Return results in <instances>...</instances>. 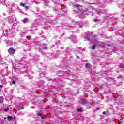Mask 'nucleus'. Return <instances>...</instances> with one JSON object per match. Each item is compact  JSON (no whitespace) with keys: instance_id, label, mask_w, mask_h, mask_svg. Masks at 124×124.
Returning a JSON list of instances; mask_svg holds the SVG:
<instances>
[{"instance_id":"9d476101","label":"nucleus","mask_w":124,"mask_h":124,"mask_svg":"<svg viewBox=\"0 0 124 124\" xmlns=\"http://www.w3.org/2000/svg\"><path fill=\"white\" fill-rule=\"evenodd\" d=\"M95 45H93L92 46V50H95Z\"/></svg>"},{"instance_id":"b1692460","label":"nucleus","mask_w":124,"mask_h":124,"mask_svg":"<svg viewBox=\"0 0 124 124\" xmlns=\"http://www.w3.org/2000/svg\"><path fill=\"white\" fill-rule=\"evenodd\" d=\"M6 119V118L5 117V118H4V120H5Z\"/></svg>"},{"instance_id":"f257e3e1","label":"nucleus","mask_w":124,"mask_h":124,"mask_svg":"<svg viewBox=\"0 0 124 124\" xmlns=\"http://www.w3.org/2000/svg\"><path fill=\"white\" fill-rule=\"evenodd\" d=\"M8 52L9 53V54H15V52H16V50L12 48H10L9 50H8Z\"/></svg>"},{"instance_id":"6e6552de","label":"nucleus","mask_w":124,"mask_h":124,"mask_svg":"<svg viewBox=\"0 0 124 124\" xmlns=\"http://www.w3.org/2000/svg\"><path fill=\"white\" fill-rule=\"evenodd\" d=\"M77 110L78 111V112H83V109H82V108H78Z\"/></svg>"},{"instance_id":"a211bd4d","label":"nucleus","mask_w":124,"mask_h":124,"mask_svg":"<svg viewBox=\"0 0 124 124\" xmlns=\"http://www.w3.org/2000/svg\"><path fill=\"white\" fill-rule=\"evenodd\" d=\"M0 124H5V123H4V122H3L2 123Z\"/></svg>"},{"instance_id":"39448f33","label":"nucleus","mask_w":124,"mask_h":124,"mask_svg":"<svg viewBox=\"0 0 124 124\" xmlns=\"http://www.w3.org/2000/svg\"><path fill=\"white\" fill-rule=\"evenodd\" d=\"M22 22L24 24H27V23L29 22V19L25 18L24 20H22Z\"/></svg>"},{"instance_id":"4468645a","label":"nucleus","mask_w":124,"mask_h":124,"mask_svg":"<svg viewBox=\"0 0 124 124\" xmlns=\"http://www.w3.org/2000/svg\"><path fill=\"white\" fill-rule=\"evenodd\" d=\"M120 68H124V65H121L120 66Z\"/></svg>"},{"instance_id":"a878e982","label":"nucleus","mask_w":124,"mask_h":124,"mask_svg":"<svg viewBox=\"0 0 124 124\" xmlns=\"http://www.w3.org/2000/svg\"><path fill=\"white\" fill-rule=\"evenodd\" d=\"M0 87H1V85H0Z\"/></svg>"},{"instance_id":"4be33fe9","label":"nucleus","mask_w":124,"mask_h":124,"mask_svg":"<svg viewBox=\"0 0 124 124\" xmlns=\"http://www.w3.org/2000/svg\"><path fill=\"white\" fill-rule=\"evenodd\" d=\"M1 65H3V63H1Z\"/></svg>"},{"instance_id":"f8f14e48","label":"nucleus","mask_w":124,"mask_h":124,"mask_svg":"<svg viewBox=\"0 0 124 124\" xmlns=\"http://www.w3.org/2000/svg\"><path fill=\"white\" fill-rule=\"evenodd\" d=\"M12 83L13 84V85H15V84H16V81L13 80Z\"/></svg>"},{"instance_id":"20e7f679","label":"nucleus","mask_w":124,"mask_h":124,"mask_svg":"<svg viewBox=\"0 0 124 124\" xmlns=\"http://www.w3.org/2000/svg\"><path fill=\"white\" fill-rule=\"evenodd\" d=\"M7 119L8 120V121H9L10 122L12 121V120H13V117L10 116H8L7 117Z\"/></svg>"},{"instance_id":"dca6fc26","label":"nucleus","mask_w":124,"mask_h":124,"mask_svg":"<svg viewBox=\"0 0 124 124\" xmlns=\"http://www.w3.org/2000/svg\"><path fill=\"white\" fill-rule=\"evenodd\" d=\"M103 115H105V114H106V112L105 111H103Z\"/></svg>"},{"instance_id":"0eeeda50","label":"nucleus","mask_w":124,"mask_h":124,"mask_svg":"<svg viewBox=\"0 0 124 124\" xmlns=\"http://www.w3.org/2000/svg\"><path fill=\"white\" fill-rule=\"evenodd\" d=\"M2 102H3V97H0V104L2 103Z\"/></svg>"},{"instance_id":"9b49d317","label":"nucleus","mask_w":124,"mask_h":124,"mask_svg":"<svg viewBox=\"0 0 124 124\" xmlns=\"http://www.w3.org/2000/svg\"><path fill=\"white\" fill-rule=\"evenodd\" d=\"M76 6L77 7H79V6H80L81 7H83V5H79V4H77Z\"/></svg>"},{"instance_id":"2eb2a0df","label":"nucleus","mask_w":124,"mask_h":124,"mask_svg":"<svg viewBox=\"0 0 124 124\" xmlns=\"http://www.w3.org/2000/svg\"><path fill=\"white\" fill-rule=\"evenodd\" d=\"M42 114L41 113H37V115L38 116H42Z\"/></svg>"},{"instance_id":"412c9836","label":"nucleus","mask_w":124,"mask_h":124,"mask_svg":"<svg viewBox=\"0 0 124 124\" xmlns=\"http://www.w3.org/2000/svg\"><path fill=\"white\" fill-rule=\"evenodd\" d=\"M24 108H21L20 109H23Z\"/></svg>"},{"instance_id":"ddd939ff","label":"nucleus","mask_w":124,"mask_h":124,"mask_svg":"<svg viewBox=\"0 0 124 124\" xmlns=\"http://www.w3.org/2000/svg\"><path fill=\"white\" fill-rule=\"evenodd\" d=\"M80 12H82V13H84L85 12V10L81 9L80 10Z\"/></svg>"},{"instance_id":"423d86ee","label":"nucleus","mask_w":124,"mask_h":124,"mask_svg":"<svg viewBox=\"0 0 124 124\" xmlns=\"http://www.w3.org/2000/svg\"><path fill=\"white\" fill-rule=\"evenodd\" d=\"M91 64H90V63H86L85 64V67L87 68H89V67H91Z\"/></svg>"},{"instance_id":"393cba45","label":"nucleus","mask_w":124,"mask_h":124,"mask_svg":"<svg viewBox=\"0 0 124 124\" xmlns=\"http://www.w3.org/2000/svg\"><path fill=\"white\" fill-rule=\"evenodd\" d=\"M19 110H20V109H18V111H19Z\"/></svg>"},{"instance_id":"f3484780","label":"nucleus","mask_w":124,"mask_h":124,"mask_svg":"<svg viewBox=\"0 0 124 124\" xmlns=\"http://www.w3.org/2000/svg\"><path fill=\"white\" fill-rule=\"evenodd\" d=\"M100 108H97V110H100Z\"/></svg>"},{"instance_id":"1a4fd4ad","label":"nucleus","mask_w":124,"mask_h":124,"mask_svg":"<svg viewBox=\"0 0 124 124\" xmlns=\"http://www.w3.org/2000/svg\"><path fill=\"white\" fill-rule=\"evenodd\" d=\"M8 110H9V108H5L4 111H5V112H7L8 111Z\"/></svg>"},{"instance_id":"6ab92c4d","label":"nucleus","mask_w":124,"mask_h":124,"mask_svg":"<svg viewBox=\"0 0 124 124\" xmlns=\"http://www.w3.org/2000/svg\"><path fill=\"white\" fill-rule=\"evenodd\" d=\"M13 119H16V116L14 117V118H13Z\"/></svg>"},{"instance_id":"7ed1b4c3","label":"nucleus","mask_w":124,"mask_h":124,"mask_svg":"<svg viewBox=\"0 0 124 124\" xmlns=\"http://www.w3.org/2000/svg\"><path fill=\"white\" fill-rule=\"evenodd\" d=\"M20 6H22V7H25L26 9H29L30 8L29 6H26V5L24 4L23 2L20 3Z\"/></svg>"},{"instance_id":"5701e85b","label":"nucleus","mask_w":124,"mask_h":124,"mask_svg":"<svg viewBox=\"0 0 124 124\" xmlns=\"http://www.w3.org/2000/svg\"><path fill=\"white\" fill-rule=\"evenodd\" d=\"M0 92H1V89H0Z\"/></svg>"},{"instance_id":"f03ea898","label":"nucleus","mask_w":124,"mask_h":124,"mask_svg":"<svg viewBox=\"0 0 124 124\" xmlns=\"http://www.w3.org/2000/svg\"><path fill=\"white\" fill-rule=\"evenodd\" d=\"M87 103H88V102L85 99H81V101L80 102V104H82V105H85Z\"/></svg>"},{"instance_id":"aec40b11","label":"nucleus","mask_w":124,"mask_h":124,"mask_svg":"<svg viewBox=\"0 0 124 124\" xmlns=\"http://www.w3.org/2000/svg\"><path fill=\"white\" fill-rule=\"evenodd\" d=\"M97 21V19H95V22H96Z\"/></svg>"}]
</instances>
